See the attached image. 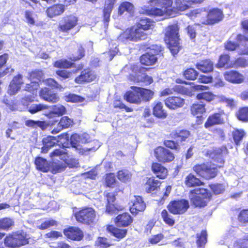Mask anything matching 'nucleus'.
Segmentation results:
<instances>
[{
	"label": "nucleus",
	"mask_w": 248,
	"mask_h": 248,
	"mask_svg": "<svg viewBox=\"0 0 248 248\" xmlns=\"http://www.w3.org/2000/svg\"><path fill=\"white\" fill-rule=\"evenodd\" d=\"M248 65V62L244 58H239L230 65L231 67H244Z\"/></svg>",
	"instance_id": "obj_54"
},
{
	"label": "nucleus",
	"mask_w": 248,
	"mask_h": 248,
	"mask_svg": "<svg viewBox=\"0 0 248 248\" xmlns=\"http://www.w3.org/2000/svg\"><path fill=\"white\" fill-rule=\"evenodd\" d=\"M197 75L198 73L197 71L193 68H189L187 69L185 71L184 74L186 78L189 80L195 79L196 78Z\"/></svg>",
	"instance_id": "obj_57"
},
{
	"label": "nucleus",
	"mask_w": 248,
	"mask_h": 248,
	"mask_svg": "<svg viewBox=\"0 0 248 248\" xmlns=\"http://www.w3.org/2000/svg\"><path fill=\"white\" fill-rule=\"evenodd\" d=\"M78 18L73 16L64 17L59 25V30L63 32H67L73 29L78 24Z\"/></svg>",
	"instance_id": "obj_14"
},
{
	"label": "nucleus",
	"mask_w": 248,
	"mask_h": 248,
	"mask_svg": "<svg viewBox=\"0 0 248 248\" xmlns=\"http://www.w3.org/2000/svg\"><path fill=\"white\" fill-rule=\"evenodd\" d=\"M65 10V6L62 4H55L46 9L47 16L52 18L61 15Z\"/></svg>",
	"instance_id": "obj_24"
},
{
	"label": "nucleus",
	"mask_w": 248,
	"mask_h": 248,
	"mask_svg": "<svg viewBox=\"0 0 248 248\" xmlns=\"http://www.w3.org/2000/svg\"><path fill=\"white\" fill-rule=\"evenodd\" d=\"M134 9L133 5L129 2L125 1L122 2L119 6L118 14L120 15H123L125 12L131 14Z\"/></svg>",
	"instance_id": "obj_40"
},
{
	"label": "nucleus",
	"mask_w": 248,
	"mask_h": 248,
	"mask_svg": "<svg viewBox=\"0 0 248 248\" xmlns=\"http://www.w3.org/2000/svg\"><path fill=\"white\" fill-rule=\"evenodd\" d=\"M49 155L53 161L60 159L65 162V165H68L70 168L77 167L78 164V160L69 155L66 149L64 148L56 149L52 152Z\"/></svg>",
	"instance_id": "obj_9"
},
{
	"label": "nucleus",
	"mask_w": 248,
	"mask_h": 248,
	"mask_svg": "<svg viewBox=\"0 0 248 248\" xmlns=\"http://www.w3.org/2000/svg\"><path fill=\"white\" fill-rule=\"evenodd\" d=\"M116 1V0H105L103 14L104 20L106 22L109 21L110 14Z\"/></svg>",
	"instance_id": "obj_27"
},
{
	"label": "nucleus",
	"mask_w": 248,
	"mask_h": 248,
	"mask_svg": "<svg viewBox=\"0 0 248 248\" xmlns=\"http://www.w3.org/2000/svg\"><path fill=\"white\" fill-rule=\"evenodd\" d=\"M137 92L140 93V97H142V100L145 101H148L150 100L154 95V92L151 90L145 89L139 87L137 90Z\"/></svg>",
	"instance_id": "obj_39"
},
{
	"label": "nucleus",
	"mask_w": 248,
	"mask_h": 248,
	"mask_svg": "<svg viewBox=\"0 0 248 248\" xmlns=\"http://www.w3.org/2000/svg\"><path fill=\"white\" fill-rule=\"evenodd\" d=\"M89 135L86 133L79 135L73 134L70 138V143L72 146L80 155H87L92 152H95L100 146L97 140H93L90 142V147H82L80 143L89 142Z\"/></svg>",
	"instance_id": "obj_3"
},
{
	"label": "nucleus",
	"mask_w": 248,
	"mask_h": 248,
	"mask_svg": "<svg viewBox=\"0 0 248 248\" xmlns=\"http://www.w3.org/2000/svg\"><path fill=\"white\" fill-rule=\"evenodd\" d=\"M211 187L212 191L216 194H219L222 193L225 189V186L221 184L213 185L211 186Z\"/></svg>",
	"instance_id": "obj_61"
},
{
	"label": "nucleus",
	"mask_w": 248,
	"mask_h": 248,
	"mask_svg": "<svg viewBox=\"0 0 248 248\" xmlns=\"http://www.w3.org/2000/svg\"><path fill=\"white\" fill-rule=\"evenodd\" d=\"M238 220L243 223L248 222V210H243L240 213Z\"/></svg>",
	"instance_id": "obj_63"
},
{
	"label": "nucleus",
	"mask_w": 248,
	"mask_h": 248,
	"mask_svg": "<svg viewBox=\"0 0 248 248\" xmlns=\"http://www.w3.org/2000/svg\"><path fill=\"white\" fill-rule=\"evenodd\" d=\"M43 147L42 148L43 153H46L49 149L54 146L58 142V140L56 137L53 136H48L43 139Z\"/></svg>",
	"instance_id": "obj_30"
},
{
	"label": "nucleus",
	"mask_w": 248,
	"mask_h": 248,
	"mask_svg": "<svg viewBox=\"0 0 248 248\" xmlns=\"http://www.w3.org/2000/svg\"><path fill=\"white\" fill-rule=\"evenodd\" d=\"M73 124V120L68 117H62L61 119L57 126L53 129L52 133L53 134H57L60 132L63 128H68L72 126Z\"/></svg>",
	"instance_id": "obj_25"
},
{
	"label": "nucleus",
	"mask_w": 248,
	"mask_h": 248,
	"mask_svg": "<svg viewBox=\"0 0 248 248\" xmlns=\"http://www.w3.org/2000/svg\"><path fill=\"white\" fill-rule=\"evenodd\" d=\"M236 36L233 37V36H232L230 39L225 44V47L227 50L230 51L234 50L237 47L239 48V46L237 43L235 42L232 40L233 38L236 39Z\"/></svg>",
	"instance_id": "obj_50"
},
{
	"label": "nucleus",
	"mask_w": 248,
	"mask_h": 248,
	"mask_svg": "<svg viewBox=\"0 0 248 248\" xmlns=\"http://www.w3.org/2000/svg\"><path fill=\"white\" fill-rule=\"evenodd\" d=\"M42 73L40 72H33L30 74V83H27L25 86V90L32 93V95H28L26 100L32 101L34 97L32 96L36 93V91L39 87L38 81L41 80Z\"/></svg>",
	"instance_id": "obj_11"
},
{
	"label": "nucleus",
	"mask_w": 248,
	"mask_h": 248,
	"mask_svg": "<svg viewBox=\"0 0 248 248\" xmlns=\"http://www.w3.org/2000/svg\"><path fill=\"white\" fill-rule=\"evenodd\" d=\"M230 61V56L228 55H222L220 56L218 62L217 64L218 67H223L225 66L227 67H230L232 63L229 64Z\"/></svg>",
	"instance_id": "obj_47"
},
{
	"label": "nucleus",
	"mask_w": 248,
	"mask_h": 248,
	"mask_svg": "<svg viewBox=\"0 0 248 248\" xmlns=\"http://www.w3.org/2000/svg\"><path fill=\"white\" fill-rule=\"evenodd\" d=\"M48 108V106L43 104H32L29 108V111L32 114L44 110Z\"/></svg>",
	"instance_id": "obj_49"
},
{
	"label": "nucleus",
	"mask_w": 248,
	"mask_h": 248,
	"mask_svg": "<svg viewBox=\"0 0 248 248\" xmlns=\"http://www.w3.org/2000/svg\"><path fill=\"white\" fill-rule=\"evenodd\" d=\"M155 106L153 108V114L155 117L164 119L167 116L166 111L163 108V105L161 102L155 103Z\"/></svg>",
	"instance_id": "obj_32"
},
{
	"label": "nucleus",
	"mask_w": 248,
	"mask_h": 248,
	"mask_svg": "<svg viewBox=\"0 0 248 248\" xmlns=\"http://www.w3.org/2000/svg\"><path fill=\"white\" fill-rule=\"evenodd\" d=\"M224 76L226 80L233 83H242L244 79V76L242 74L233 70L226 72Z\"/></svg>",
	"instance_id": "obj_20"
},
{
	"label": "nucleus",
	"mask_w": 248,
	"mask_h": 248,
	"mask_svg": "<svg viewBox=\"0 0 248 248\" xmlns=\"http://www.w3.org/2000/svg\"><path fill=\"white\" fill-rule=\"evenodd\" d=\"M165 104L168 108L175 109L182 107L185 104V100L178 96H171L165 99Z\"/></svg>",
	"instance_id": "obj_18"
},
{
	"label": "nucleus",
	"mask_w": 248,
	"mask_h": 248,
	"mask_svg": "<svg viewBox=\"0 0 248 248\" xmlns=\"http://www.w3.org/2000/svg\"><path fill=\"white\" fill-rule=\"evenodd\" d=\"M215 95L211 92H203L197 95L198 99H203L210 102L214 99Z\"/></svg>",
	"instance_id": "obj_53"
},
{
	"label": "nucleus",
	"mask_w": 248,
	"mask_h": 248,
	"mask_svg": "<svg viewBox=\"0 0 248 248\" xmlns=\"http://www.w3.org/2000/svg\"><path fill=\"white\" fill-rule=\"evenodd\" d=\"M133 73L130 75L129 79L136 82H143L146 85L153 82L152 78L146 75L147 69L140 65H133L132 67Z\"/></svg>",
	"instance_id": "obj_10"
},
{
	"label": "nucleus",
	"mask_w": 248,
	"mask_h": 248,
	"mask_svg": "<svg viewBox=\"0 0 248 248\" xmlns=\"http://www.w3.org/2000/svg\"><path fill=\"white\" fill-rule=\"evenodd\" d=\"M37 15L33 12L26 10L25 12V18L26 22L31 26L35 25V19Z\"/></svg>",
	"instance_id": "obj_44"
},
{
	"label": "nucleus",
	"mask_w": 248,
	"mask_h": 248,
	"mask_svg": "<svg viewBox=\"0 0 248 248\" xmlns=\"http://www.w3.org/2000/svg\"><path fill=\"white\" fill-rule=\"evenodd\" d=\"M40 95L45 101L52 103H56L59 100L58 95L47 88L42 89L40 91Z\"/></svg>",
	"instance_id": "obj_19"
},
{
	"label": "nucleus",
	"mask_w": 248,
	"mask_h": 248,
	"mask_svg": "<svg viewBox=\"0 0 248 248\" xmlns=\"http://www.w3.org/2000/svg\"><path fill=\"white\" fill-rule=\"evenodd\" d=\"M56 74L58 76L63 79L69 78L72 75V73L71 72L65 70H58L56 72Z\"/></svg>",
	"instance_id": "obj_64"
},
{
	"label": "nucleus",
	"mask_w": 248,
	"mask_h": 248,
	"mask_svg": "<svg viewBox=\"0 0 248 248\" xmlns=\"http://www.w3.org/2000/svg\"><path fill=\"white\" fill-rule=\"evenodd\" d=\"M146 207L145 203L141 197L134 196L131 200L130 210L132 214L136 215L139 211H143Z\"/></svg>",
	"instance_id": "obj_16"
},
{
	"label": "nucleus",
	"mask_w": 248,
	"mask_h": 248,
	"mask_svg": "<svg viewBox=\"0 0 248 248\" xmlns=\"http://www.w3.org/2000/svg\"><path fill=\"white\" fill-rule=\"evenodd\" d=\"M222 121L223 120L221 118L220 114L215 113L209 117L204 126L206 128H208L215 124H220L222 123Z\"/></svg>",
	"instance_id": "obj_34"
},
{
	"label": "nucleus",
	"mask_w": 248,
	"mask_h": 248,
	"mask_svg": "<svg viewBox=\"0 0 248 248\" xmlns=\"http://www.w3.org/2000/svg\"><path fill=\"white\" fill-rule=\"evenodd\" d=\"M233 139L236 145H238L245 135V132L242 130H236L232 133Z\"/></svg>",
	"instance_id": "obj_52"
},
{
	"label": "nucleus",
	"mask_w": 248,
	"mask_h": 248,
	"mask_svg": "<svg viewBox=\"0 0 248 248\" xmlns=\"http://www.w3.org/2000/svg\"><path fill=\"white\" fill-rule=\"evenodd\" d=\"M178 31L179 28L176 24L169 26L166 29L164 40L173 55L177 54L180 49Z\"/></svg>",
	"instance_id": "obj_5"
},
{
	"label": "nucleus",
	"mask_w": 248,
	"mask_h": 248,
	"mask_svg": "<svg viewBox=\"0 0 248 248\" xmlns=\"http://www.w3.org/2000/svg\"><path fill=\"white\" fill-rule=\"evenodd\" d=\"M161 216L164 221L170 226H172L174 223V220L171 217L166 210H163L161 212Z\"/></svg>",
	"instance_id": "obj_55"
},
{
	"label": "nucleus",
	"mask_w": 248,
	"mask_h": 248,
	"mask_svg": "<svg viewBox=\"0 0 248 248\" xmlns=\"http://www.w3.org/2000/svg\"><path fill=\"white\" fill-rule=\"evenodd\" d=\"M189 132L187 130H181L176 132L174 134L175 138L177 139L178 141H184L189 136Z\"/></svg>",
	"instance_id": "obj_56"
},
{
	"label": "nucleus",
	"mask_w": 248,
	"mask_h": 248,
	"mask_svg": "<svg viewBox=\"0 0 248 248\" xmlns=\"http://www.w3.org/2000/svg\"><path fill=\"white\" fill-rule=\"evenodd\" d=\"M190 6L189 3H187L185 0H176V8L181 11H184L188 9Z\"/></svg>",
	"instance_id": "obj_51"
},
{
	"label": "nucleus",
	"mask_w": 248,
	"mask_h": 248,
	"mask_svg": "<svg viewBox=\"0 0 248 248\" xmlns=\"http://www.w3.org/2000/svg\"><path fill=\"white\" fill-rule=\"evenodd\" d=\"M52 161L54 163L53 165V172L55 173L63 170L66 167L65 162L56 163L54 162L55 160L53 161L52 160Z\"/></svg>",
	"instance_id": "obj_60"
},
{
	"label": "nucleus",
	"mask_w": 248,
	"mask_h": 248,
	"mask_svg": "<svg viewBox=\"0 0 248 248\" xmlns=\"http://www.w3.org/2000/svg\"><path fill=\"white\" fill-rule=\"evenodd\" d=\"M65 108L62 105L58 104L53 106L52 110L47 114L49 118H53L55 115H62L65 112Z\"/></svg>",
	"instance_id": "obj_37"
},
{
	"label": "nucleus",
	"mask_w": 248,
	"mask_h": 248,
	"mask_svg": "<svg viewBox=\"0 0 248 248\" xmlns=\"http://www.w3.org/2000/svg\"><path fill=\"white\" fill-rule=\"evenodd\" d=\"M211 196L207 189L196 188L190 191L191 202L196 207L205 206Z\"/></svg>",
	"instance_id": "obj_8"
},
{
	"label": "nucleus",
	"mask_w": 248,
	"mask_h": 248,
	"mask_svg": "<svg viewBox=\"0 0 248 248\" xmlns=\"http://www.w3.org/2000/svg\"><path fill=\"white\" fill-rule=\"evenodd\" d=\"M237 117L239 120L246 122L248 121V107H244L239 109L237 113Z\"/></svg>",
	"instance_id": "obj_48"
},
{
	"label": "nucleus",
	"mask_w": 248,
	"mask_h": 248,
	"mask_svg": "<svg viewBox=\"0 0 248 248\" xmlns=\"http://www.w3.org/2000/svg\"><path fill=\"white\" fill-rule=\"evenodd\" d=\"M152 169L156 176L160 179H164L167 174V169L161 164L154 163L152 164Z\"/></svg>",
	"instance_id": "obj_29"
},
{
	"label": "nucleus",
	"mask_w": 248,
	"mask_h": 248,
	"mask_svg": "<svg viewBox=\"0 0 248 248\" xmlns=\"http://www.w3.org/2000/svg\"><path fill=\"white\" fill-rule=\"evenodd\" d=\"M189 207V202L185 200L171 202L168 206L170 212L173 214H182L186 212Z\"/></svg>",
	"instance_id": "obj_13"
},
{
	"label": "nucleus",
	"mask_w": 248,
	"mask_h": 248,
	"mask_svg": "<svg viewBox=\"0 0 248 248\" xmlns=\"http://www.w3.org/2000/svg\"><path fill=\"white\" fill-rule=\"evenodd\" d=\"M23 83L22 76L18 75L15 76L11 81L8 89V93L11 95L15 94L20 89Z\"/></svg>",
	"instance_id": "obj_22"
},
{
	"label": "nucleus",
	"mask_w": 248,
	"mask_h": 248,
	"mask_svg": "<svg viewBox=\"0 0 248 248\" xmlns=\"http://www.w3.org/2000/svg\"><path fill=\"white\" fill-rule=\"evenodd\" d=\"M197 237V243L199 247H202L207 242V233L205 231H202L201 233H198Z\"/></svg>",
	"instance_id": "obj_46"
},
{
	"label": "nucleus",
	"mask_w": 248,
	"mask_h": 248,
	"mask_svg": "<svg viewBox=\"0 0 248 248\" xmlns=\"http://www.w3.org/2000/svg\"><path fill=\"white\" fill-rule=\"evenodd\" d=\"M131 177V173L127 170H121L118 172L117 177L122 182H128L130 181Z\"/></svg>",
	"instance_id": "obj_43"
},
{
	"label": "nucleus",
	"mask_w": 248,
	"mask_h": 248,
	"mask_svg": "<svg viewBox=\"0 0 248 248\" xmlns=\"http://www.w3.org/2000/svg\"><path fill=\"white\" fill-rule=\"evenodd\" d=\"M201 16H206V18H202L200 22L204 25L213 24L221 21L223 18L222 11L218 9L215 8L209 11L208 15L203 14L199 9H196L189 14V16L191 18L195 17H199Z\"/></svg>",
	"instance_id": "obj_6"
},
{
	"label": "nucleus",
	"mask_w": 248,
	"mask_h": 248,
	"mask_svg": "<svg viewBox=\"0 0 248 248\" xmlns=\"http://www.w3.org/2000/svg\"><path fill=\"white\" fill-rule=\"evenodd\" d=\"M196 66L198 70L203 73H208L212 71L213 69V63L209 60L201 61Z\"/></svg>",
	"instance_id": "obj_28"
},
{
	"label": "nucleus",
	"mask_w": 248,
	"mask_h": 248,
	"mask_svg": "<svg viewBox=\"0 0 248 248\" xmlns=\"http://www.w3.org/2000/svg\"><path fill=\"white\" fill-rule=\"evenodd\" d=\"M13 223L12 219L4 218L0 220V229H7L10 227Z\"/></svg>",
	"instance_id": "obj_59"
},
{
	"label": "nucleus",
	"mask_w": 248,
	"mask_h": 248,
	"mask_svg": "<svg viewBox=\"0 0 248 248\" xmlns=\"http://www.w3.org/2000/svg\"><path fill=\"white\" fill-rule=\"evenodd\" d=\"M160 183L158 180H155L153 178H149L145 185V189L148 193H150L155 190L159 186Z\"/></svg>",
	"instance_id": "obj_41"
},
{
	"label": "nucleus",
	"mask_w": 248,
	"mask_h": 248,
	"mask_svg": "<svg viewBox=\"0 0 248 248\" xmlns=\"http://www.w3.org/2000/svg\"><path fill=\"white\" fill-rule=\"evenodd\" d=\"M139 87L132 86L131 89L133 91H128L124 95V99L131 103L139 104L141 102V99L140 96V93L137 90Z\"/></svg>",
	"instance_id": "obj_23"
},
{
	"label": "nucleus",
	"mask_w": 248,
	"mask_h": 248,
	"mask_svg": "<svg viewBox=\"0 0 248 248\" xmlns=\"http://www.w3.org/2000/svg\"><path fill=\"white\" fill-rule=\"evenodd\" d=\"M35 164L38 170L43 172H47L49 170V163L45 158L38 157L35 159Z\"/></svg>",
	"instance_id": "obj_33"
},
{
	"label": "nucleus",
	"mask_w": 248,
	"mask_h": 248,
	"mask_svg": "<svg viewBox=\"0 0 248 248\" xmlns=\"http://www.w3.org/2000/svg\"><path fill=\"white\" fill-rule=\"evenodd\" d=\"M132 222V219L128 213H124L118 215L115 219L117 226L119 227H126L129 225Z\"/></svg>",
	"instance_id": "obj_26"
},
{
	"label": "nucleus",
	"mask_w": 248,
	"mask_h": 248,
	"mask_svg": "<svg viewBox=\"0 0 248 248\" xmlns=\"http://www.w3.org/2000/svg\"><path fill=\"white\" fill-rule=\"evenodd\" d=\"M73 64L66 60L62 59L56 61L54 63V66L60 68H68L72 67Z\"/></svg>",
	"instance_id": "obj_45"
},
{
	"label": "nucleus",
	"mask_w": 248,
	"mask_h": 248,
	"mask_svg": "<svg viewBox=\"0 0 248 248\" xmlns=\"http://www.w3.org/2000/svg\"><path fill=\"white\" fill-rule=\"evenodd\" d=\"M96 78L94 72L89 70H84L82 71L79 76L77 77L75 81L76 83H81L83 82H90Z\"/></svg>",
	"instance_id": "obj_21"
},
{
	"label": "nucleus",
	"mask_w": 248,
	"mask_h": 248,
	"mask_svg": "<svg viewBox=\"0 0 248 248\" xmlns=\"http://www.w3.org/2000/svg\"><path fill=\"white\" fill-rule=\"evenodd\" d=\"M191 111L193 115L200 117L205 112V105L202 102L194 104L191 108Z\"/></svg>",
	"instance_id": "obj_36"
},
{
	"label": "nucleus",
	"mask_w": 248,
	"mask_h": 248,
	"mask_svg": "<svg viewBox=\"0 0 248 248\" xmlns=\"http://www.w3.org/2000/svg\"><path fill=\"white\" fill-rule=\"evenodd\" d=\"M154 23L151 19L147 18H141L136 25L121 33L118 37V40L126 43L129 41L137 42L145 40L147 38V34L142 30L152 29Z\"/></svg>",
	"instance_id": "obj_2"
},
{
	"label": "nucleus",
	"mask_w": 248,
	"mask_h": 248,
	"mask_svg": "<svg viewBox=\"0 0 248 248\" xmlns=\"http://www.w3.org/2000/svg\"><path fill=\"white\" fill-rule=\"evenodd\" d=\"M43 82L45 84L51 87L52 89H59L60 90L62 88V86L53 78L46 79Z\"/></svg>",
	"instance_id": "obj_58"
},
{
	"label": "nucleus",
	"mask_w": 248,
	"mask_h": 248,
	"mask_svg": "<svg viewBox=\"0 0 248 248\" xmlns=\"http://www.w3.org/2000/svg\"><path fill=\"white\" fill-rule=\"evenodd\" d=\"M172 0H150L149 5L144 6L140 12L148 15L161 16L168 12L167 9L172 6Z\"/></svg>",
	"instance_id": "obj_4"
},
{
	"label": "nucleus",
	"mask_w": 248,
	"mask_h": 248,
	"mask_svg": "<svg viewBox=\"0 0 248 248\" xmlns=\"http://www.w3.org/2000/svg\"><path fill=\"white\" fill-rule=\"evenodd\" d=\"M228 153L227 149L225 146H221L213 150L208 151L206 153L207 155L215 162L220 163V165H212L211 164H202L197 165L193 167V170L199 175L205 178L210 179L215 177L217 174V167H221V164L224 162V155Z\"/></svg>",
	"instance_id": "obj_1"
},
{
	"label": "nucleus",
	"mask_w": 248,
	"mask_h": 248,
	"mask_svg": "<svg viewBox=\"0 0 248 248\" xmlns=\"http://www.w3.org/2000/svg\"><path fill=\"white\" fill-rule=\"evenodd\" d=\"M75 216L78 222L90 224L95 221L96 213L92 208L87 207L76 212L75 214Z\"/></svg>",
	"instance_id": "obj_12"
},
{
	"label": "nucleus",
	"mask_w": 248,
	"mask_h": 248,
	"mask_svg": "<svg viewBox=\"0 0 248 248\" xmlns=\"http://www.w3.org/2000/svg\"><path fill=\"white\" fill-rule=\"evenodd\" d=\"M185 184L188 187L200 186L202 184V182L194 175L189 174L185 180Z\"/></svg>",
	"instance_id": "obj_42"
},
{
	"label": "nucleus",
	"mask_w": 248,
	"mask_h": 248,
	"mask_svg": "<svg viewBox=\"0 0 248 248\" xmlns=\"http://www.w3.org/2000/svg\"><path fill=\"white\" fill-rule=\"evenodd\" d=\"M108 230L109 232L116 237L119 239H122L124 237L127 233V230L120 229L112 226L108 227Z\"/></svg>",
	"instance_id": "obj_38"
},
{
	"label": "nucleus",
	"mask_w": 248,
	"mask_h": 248,
	"mask_svg": "<svg viewBox=\"0 0 248 248\" xmlns=\"http://www.w3.org/2000/svg\"><path fill=\"white\" fill-rule=\"evenodd\" d=\"M157 61V58L151 52H148L142 55L140 58L141 64L145 65H151L155 64Z\"/></svg>",
	"instance_id": "obj_31"
},
{
	"label": "nucleus",
	"mask_w": 248,
	"mask_h": 248,
	"mask_svg": "<svg viewBox=\"0 0 248 248\" xmlns=\"http://www.w3.org/2000/svg\"><path fill=\"white\" fill-rule=\"evenodd\" d=\"M155 154L159 161L162 162H170L173 160V154L168 149L158 147L155 150Z\"/></svg>",
	"instance_id": "obj_15"
},
{
	"label": "nucleus",
	"mask_w": 248,
	"mask_h": 248,
	"mask_svg": "<svg viewBox=\"0 0 248 248\" xmlns=\"http://www.w3.org/2000/svg\"><path fill=\"white\" fill-rule=\"evenodd\" d=\"M28 239L26 232L20 231L6 236L4 239V243L8 247L16 248L28 244Z\"/></svg>",
	"instance_id": "obj_7"
},
{
	"label": "nucleus",
	"mask_w": 248,
	"mask_h": 248,
	"mask_svg": "<svg viewBox=\"0 0 248 248\" xmlns=\"http://www.w3.org/2000/svg\"><path fill=\"white\" fill-rule=\"evenodd\" d=\"M64 234L68 238L76 241H80L83 237L82 231L79 228L75 227H71L64 230Z\"/></svg>",
	"instance_id": "obj_17"
},
{
	"label": "nucleus",
	"mask_w": 248,
	"mask_h": 248,
	"mask_svg": "<svg viewBox=\"0 0 248 248\" xmlns=\"http://www.w3.org/2000/svg\"><path fill=\"white\" fill-rule=\"evenodd\" d=\"M106 197L108 202L106 211L110 214H112L115 213L116 209L118 210L114 204H112L115 200V195L114 193L111 192L108 193Z\"/></svg>",
	"instance_id": "obj_35"
},
{
	"label": "nucleus",
	"mask_w": 248,
	"mask_h": 248,
	"mask_svg": "<svg viewBox=\"0 0 248 248\" xmlns=\"http://www.w3.org/2000/svg\"><path fill=\"white\" fill-rule=\"evenodd\" d=\"M78 54H73L72 57H70V59L72 61H76L80 59L84 56V50L82 46H79L78 51Z\"/></svg>",
	"instance_id": "obj_62"
}]
</instances>
